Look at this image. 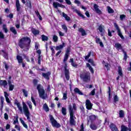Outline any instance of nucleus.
Returning a JSON list of instances; mask_svg holds the SVG:
<instances>
[{
  "instance_id": "nucleus-31",
  "label": "nucleus",
  "mask_w": 131,
  "mask_h": 131,
  "mask_svg": "<svg viewBox=\"0 0 131 131\" xmlns=\"http://www.w3.org/2000/svg\"><path fill=\"white\" fill-rule=\"evenodd\" d=\"M75 12L76 13L78 14V16H79V17H81V18H82V19H83V20L85 19V16H84V15H83L82 14H81V13L80 11H79L78 10L76 9Z\"/></svg>"
},
{
  "instance_id": "nucleus-28",
  "label": "nucleus",
  "mask_w": 131,
  "mask_h": 131,
  "mask_svg": "<svg viewBox=\"0 0 131 131\" xmlns=\"http://www.w3.org/2000/svg\"><path fill=\"white\" fill-rule=\"evenodd\" d=\"M0 52H2V53H3L4 54L3 57L4 58H5V59H6V60H8V59H9V55L8 54V53L5 51V50H1Z\"/></svg>"
},
{
  "instance_id": "nucleus-12",
  "label": "nucleus",
  "mask_w": 131,
  "mask_h": 131,
  "mask_svg": "<svg viewBox=\"0 0 131 131\" xmlns=\"http://www.w3.org/2000/svg\"><path fill=\"white\" fill-rule=\"evenodd\" d=\"M7 85H8V81L6 80H1L0 77V86L6 89Z\"/></svg>"
},
{
  "instance_id": "nucleus-49",
  "label": "nucleus",
  "mask_w": 131,
  "mask_h": 131,
  "mask_svg": "<svg viewBox=\"0 0 131 131\" xmlns=\"http://www.w3.org/2000/svg\"><path fill=\"white\" fill-rule=\"evenodd\" d=\"M27 104L29 106L30 109L32 110V105L31 103V101H27Z\"/></svg>"
},
{
  "instance_id": "nucleus-16",
  "label": "nucleus",
  "mask_w": 131,
  "mask_h": 131,
  "mask_svg": "<svg viewBox=\"0 0 131 131\" xmlns=\"http://www.w3.org/2000/svg\"><path fill=\"white\" fill-rule=\"evenodd\" d=\"M53 5L54 8H55V9H58V7H59V8H65L64 5L60 4L58 2H53Z\"/></svg>"
},
{
  "instance_id": "nucleus-3",
  "label": "nucleus",
  "mask_w": 131,
  "mask_h": 131,
  "mask_svg": "<svg viewBox=\"0 0 131 131\" xmlns=\"http://www.w3.org/2000/svg\"><path fill=\"white\" fill-rule=\"evenodd\" d=\"M23 111L25 116L27 117V119L28 120V121L31 122V119H30V112H29L27 105H26V103H25L24 102H23Z\"/></svg>"
},
{
  "instance_id": "nucleus-38",
  "label": "nucleus",
  "mask_w": 131,
  "mask_h": 131,
  "mask_svg": "<svg viewBox=\"0 0 131 131\" xmlns=\"http://www.w3.org/2000/svg\"><path fill=\"white\" fill-rule=\"evenodd\" d=\"M86 66L89 68V70L91 71V73L94 74V69L91 66V64L90 63H87Z\"/></svg>"
},
{
  "instance_id": "nucleus-46",
  "label": "nucleus",
  "mask_w": 131,
  "mask_h": 131,
  "mask_svg": "<svg viewBox=\"0 0 131 131\" xmlns=\"http://www.w3.org/2000/svg\"><path fill=\"white\" fill-rule=\"evenodd\" d=\"M107 11H108V13H109V14H112V13H114V10H113L112 9V8H111V7H108Z\"/></svg>"
},
{
  "instance_id": "nucleus-41",
  "label": "nucleus",
  "mask_w": 131,
  "mask_h": 131,
  "mask_svg": "<svg viewBox=\"0 0 131 131\" xmlns=\"http://www.w3.org/2000/svg\"><path fill=\"white\" fill-rule=\"evenodd\" d=\"M3 30L4 31L5 33H8V28H7V25L6 24H4L3 25Z\"/></svg>"
},
{
  "instance_id": "nucleus-50",
  "label": "nucleus",
  "mask_w": 131,
  "mask_h": 131,
  "mask_svg": "<svg viewBox=\"0 0 131 131\" xmlns=\"http://www.w3.org/2000/svg\"><path fill=\"white\" fill-rule=\"evenodd\" d=\"M14 88H15V85H14L13 84L12 85H9V91H13V90H14Z\"/></svg>"
},
{
  "instance_id": "nucleus-40",
  "label": "nucleus",
  "mask_w": 131,
  "mask_h": 131,
  "mask_svg": "<svg viewBox=\"0 0 131 131\" xmlns=\"http://www.w3.org/2000/svg\"><path fill=\"white\" fill-rule=\"evenodd\" d=\"M119 115L120 118H122L123 117H124V112H123V110H120L119 111Z\"/></svg>"
},
{
  "instance_id": "nucleus-13",
  "label": "nucleus",
  "mask_w": 131,
  "mask_h": 131,
  "mask_svg": "<svg viewBox=\"0 0 131 131\" xmlns=\"http://www.w3.org/2000/svg\"><path fill=\"white\" fill-rule=\"evenodd\" d=\"M14 104L16 105L18 110L20 111V113L21 114H23V108H22V106H21V104H20V102L18 101V100H16V101L14 102Z\"/></svg>"
},
{
  "instance_id": "nucleus-27",
  "label": "nucleus",
  "mask_w": 131,
  "mask_h": 131,
  "mask_svg": "<svg viewBox=\"0 0 131 131\" xmlns=\"http://www.w3.org/2000/svg\"><path fill=\"white\" fill-rule=\"evenodd\" d=\"M62 17H63V18H64L66 20L68 21V22H69V21L71 20L70 17H69L68 15L64 12H62Z\"/></svg>"
},
{
  "instance_id": "nucleus-20",
  "label": "nucleus",
  "mask_w": 131,
  "mask_h": 131,
  "mask_svg": "<svg viewBox=\"0 0 131 131\" xmlns=\"http://www.w3.org/2000/svg\"><path fill=\"white\" fill-rule=\"evenodd\" d=\"M70 63H71L73 67H74V68H77L78 64H77L76 62L74 61V59L73 58H70Z\"/></svg>"
},
{
  "instance_id": "nucleus-19",
  "label": "nucleus",
  "mask_w": 131,
  "mask_h": 131,
  "mask_svg": "<svg viewBox=\"0 0 131 131\" xmlns=\"http://www.w3.org/2000/svg\"><path fill=\"white\" fill-rule=\"evenodd\" d=\"M110 127L112 131H118V128H117L116 125L114 124L113 123H111Z\"/></svg>"
},
{
  "instance_id": "nucleus-63",
  "label": "nucleus",
  "mask_w": 131,
  "mask_h": 131,
  "mask_svg": "<svg viewBox=\"0 0 131 131\" xmlns=\"http://www.w3.org/2000/svg\"><path fill=\"white\" fill-rule=\"evenodd\" d=\"M80 109L81 110V112H82V113H84V107H83V106H80Z\"/></svg>"
},
{
  "instance_id": "nucleus-33",
  "label": "nucleus",
  "mask_w": 131,
  "mask_h": 131,
  "mask_svg": "<svg viewBox=\"0 0 131 131\" xmlns=\"http://www.w3.org/2000/svg\"><path fill=\"white\" fill-rule=\"evenodd\" d=\"M61 113L63 116H66L67 115V109L66 107H62Z\"/></svg>"
},
{
  "instance_id": "nucleus-26",
  "label": "nucleus",
  "mask_w": 131,
  "mask_h": 131,
  "mask_svg": "<svg viewBox=\"0 0 131 131\" xmlns=\"http://www.w3.org/2000/svg\"><path fill=\"white\" fill-rule=\"evenodd\" d=\"M16 59L18 62V64H21L23 62V57L20 55H17Z\"/></svg>"
},
{
  "instance_id": "nucleus-55",
  "label": "nucleus",
  "mask_w": 131,
  "mask_h": 131,
  "mask_svg": "<svg viewBox=\"0 0 131 131\" xmlns=\"http://www.w3.org/2000/svg\"><path fill=\"white\" fill-rule=\"evenodd\" d=\"M35 49L36 51L39 49V44L37 42L35 43Z\"/></svg>"
},
{
  "instance_id": "nucleus-8",
  "label": "nucleus",
  "mask_w": 131,
  "mask_h": 131,
  "mask_svg": "<svg viewBox=\"0 0 131 131\" xmlns=\"http://www.w3.org/2000/svg\"><path fill=\"white\" fill-rule=\"evenodd\" d=\"M114 26L115 28L117 30V33L118 35L121 37L122 39H124V37L122 35V33H121V31L120 30V29L119 28V26H118V25H117L116 23L114 24Z\"/></svg>"
},
{
  "instance_id": "nucleus-35",
  "label": "nucleus",
  "mask_w": 131,
  "mask_h": 131,
  "mask_svg": "<svg viewBox=\"0 0 131 131\" xmlns=\"http://www.w3.org/2000/svg\"><path fill=\"white\" fill-rule=\"evenodd\" d=\"M43 108L44 109L46 112H49L50 111V108H49V106L47 103H45L43 105Z\"/></svg>"
},
{
  "instance_id": "nucleus-56",
  "label": "nucleus",
  "mask_w": 131,
  "mask_h": 131,
  "mask_svg": "<svg viewBox=\"0 0 131 131\" xmlns=\"http://www.w3.org/2000/svg\"><path fill=\"white\" fill-rule=\"evenodd\" d=\"M3 64L5 65L6 70H9V66L8 65L7 62L6 61H4L3 62Z\"/></svg>"
},
{
  "instance_id": "nucleus-10",
  "label": "nucleus",
  "mask_w": 131,
  "mask_h": 131,
  "mask_svg": "<svg viewBox=\"0 0 131 131\" xmlns=\"http://www.w3.org/2000/svg\"><path fill=\"white\" fill-rule=\"evenodd\" d=\"M118 73L119 76H118L116 78L117 80H119L120 77H123V73L122 72V68L121 67L119 66L118 68Z\"/></svg>"
},
{
  "instance_id": "nucleus-9",
  "label": "nucleus",
  "mask_w": 131,
  "mask_h": 131,
  "mask_svg": "<svg viewBox=\"0 0 131 131\" xmlns=\"http://www.w3.org/2000/svg\"><path fill=\"white\" fill-rule=\"evenodd\" d=\"M70 47H68L67 50L66 51V53L64 54V59L63 60V62L65 63L68 60L69 58V55H70V51H71Z\"/></svg>"
},
{
  "instance_id": "nucleus-58",
  "label": "nucleus",
  "mask_w": 131,
  "mask_h": 131,
  "mask_svg": "<svg viewBox=\"0 0 131 131\" xmlns=\"http://www.w3.org/2000/svg\"><path fill=\"white\" fill-rule=\"evenodd\" d=\"M0 38L4 39L5 38V35L3 33V32H0Z\"/></svg>"
},
{
  "instance_id": "nucleus-37",
  "label": "nucleus",
  "mask_w": 131,
  "mask_h": 131,
  "mask_svg": "<svg viewBox=\"0 0 131 131\" xmlns=\"http://www.w3.org/2000/svg\"><path fill=\"white\" fill-rule=\"evenodd\" d=\"M96 115H92L89 116V119L91 121V122H93V121H95L96 120Z\"/></svg>"
},
{
  "instance_id": "nucleus-39",
  "label": "nucleus",
  "mask_w": 131,
  "mask_h": 131,
  "mask_svg": "<svg viewBox=\"0 0 131 131\" xmlns=\"http://www.w3.org/2000/svg\"><path fill=\"white\" fill-rule=\"evenodd\" d=\"M122 51L124 54L123 60L126 61L127 60V58H128V56H127V53H126V52L124 51L123 50H122Z\"/></svg>"
},
{
  "instance_id": "nucleus-59",
  "label": "nucleus",
  "mask_w": 131,
  "mask_h": 131,
  "mask_svg": "<svg viewBox=\"0 0 131 131\" xmlns=\"http://www.w3.org/2000/svg\"><path fill=\"white\" fill-rule=\"evenodd\" d=\"M50 50H51L52 52V54L51 55L52 56H54V55H55V49H54V48L53 47H50Z\"/></svg>"
},
{
  "instance_id": "nucleus-42",
  "label": "nucleus",
  "mask_w": 131,
  "mask_h": 131,
  "mask_svg": "<svg viewBox=\"0 0 131 131\" xmlns=\"http://www.w3.org/2000/svg\"><path fill=\"white\" fill-rule=\"evenodd\" d=\"M21 91L24 94V96H25V97L27 98V97H28V92L26 91L25 89H22Z\"/></svg>"
},
{
  "instance_id": "nucleus-11",
  "label": "nucleus",
  "mask_w": 131,
  "mask_h": 131,
  "mask_svg": "<svg viewBox=\"0 0 131 131\" xmlns=\"http://www.w3.org/2000/svg\"><path fill=\"white\" fill-rule=\"evenodd\" d=\"M85 106H86V109H88V110H91L93 109V104H92V102H91V100H90L89 99L86 100Z\"/></svg>"
},
{
  "instance_id": "nucleus-62",
  "label": "nucleus",
  "mask_w": 131,
  "mask_h": 131,
  "mask_svg": "<svg viewBox=\"0 0 131 131\" xmlns=\"http://www.w3.org/2000/svg\"><path fill=\"white\" fill-rule=\"evenodd\" d=\"M79 131H84V127L83 126V123L81 124L80 129Z\"/></svg>"
},
{
  "instance_id": "nucleus-52",
  "label": "nucleus",
  "mask_w": 131,
  "mask_h": 131,
  "mask_svg": "<svg viewBox=\"0 0 131 131\" xmlns=\"http://www.w3.org/2000/svg\"><path fill=\"white\" fill-rule=\"evenodd\" d=\"M98 30H99L100 32L102 33L103 32V30H104V28L102 26V25H100L98 27Z\"/></svg>"
},
{
  "instance_id": "nucleus-4",
  "label": "nucleus",
  "mask_w": 131,
  "mask_h": 131,
  "mask_svg": "<svg viewBox=\"0 0 131 131\" xmlns=\"http://www.w3.org/2000/svg\"><path fill=\"white\" fill-rule=\"evenodd\" d=\"M37 90L40 98H41V99H43V100L46 99V96H45L46 91H45V89L42 88V86H41L40 84L37 85Z\"/></svg>"
},
{
  "instance_id": "nucleus-24",
  "label": "nucleus",
  "mask_w": 131,
  "mask_h": 131,
  "mask_svg": "<svg viewBox=\"0 0 131 131\" xmlns=\"http://www.w3.org/2000/svg\"><path fill=\"white\" fill-rule=\"evenodd\" d=\"M74 93H75V94H78L80 96H83V93L81 92V91L79 90V89L77 88H75L74 89Z\"/></svg>"
},
{
  "instance_id": "nucleus-32",
  "label": "nucleus",
  "mask_w": 131,
  "mask_h": 131,
  "mask_svg": "<svg viewBox=\"0 0 131 131\" xmlns=\"http://www.w3.org/2000/svg\"><path fill=\"white\" fill-rule=\"evenodd\" d=\"M41 37L42 41H48L49 40V37L48 36L42 34L41 35Z\"/></svg>"
},
{
  "instance_id": "nucleus-44",
  "label": "nucleus",
  "mask_w": 131,
  "mask_h": 131,
  "mask_svg": "<svg viewBox=\"0 0 131 131\" xmlns=\"http://www.w3.org/2000/svg\"><path fill=\"white\" fill-rule=\"evenodd\" d=\"M119 101V98H118V96L117 95H115L114 97V103H117Z\"/></svg>"
},
{
  "instance_id": "nucleus-57",
  "label": "nucleus",
  "mask_w": 131,
  "mask_h": 131,
  "mask_svg": "<svg viewBox=\"0 0 131 131\" xmlns=\"http://www.w3.org/2000/svg\"><path fill=\"white\" fill-rule=\"evenodd\" d=\"M126 17V16L124 14H121V15H120V19L121 20H123Z\"/></svg>"
},
{
  "instance_id": "nucleus-43",
  "label": "nucleus",
  "mask_w": 131,
  "mask_h": 131,
  "mask_svg": "<svg viewBox=\"0 0 131 131\" xmlns=\"http://www.w3.org/2000/svg\"><path fill=\"white\" fill-rule=\"evenodd\" d=\"M103 63H105L106 64H105V67L106 68L107 71L110 70V66H111L109 63L105 62V61H103ZM110 66V67H109Z\"/></svg>"
},
{
  "instance_id": "nucleus-53",
  "label": "nucleus",
  "mask_w": 131,
  "mask_h": 131,
  "mask_svg": "<svg viewBox=\"0 0 131 131\" xmlns=\"http://www.w3.org/2000/svg\"><path fill=\"white\" fill-rule=\"evenodd\" d=\"M38 82V80L36 79H34L33 80V83L34 84V85H37V83Z\"/></svg>"
},
{
  "instance_id": "nucleus-47",
  "label": "nucleus",
  "mask_w": 131,
  "mask_h": 131,
  "mask_svg": "<svg viewBox=\"0 0 131 131\" xmlns=\"http://www.w3.org/2000/svg\"><path fill=\"white\" fill-rule=\"evenodd\" d=\"M89 63H90L92 66H96V64H95V62H94V60L92 59H89L88 60Z\"/></svg>"
},
{
  "instance_id": "nucleus-61",
  "label": "nucleus",
  "mask_w": 131,
  "mask_h": 131,
  "mask_svg": "<svg viewBox=\"0 0 131 131\" xmlns=\"http://www.w3.org/2000/svg\"><path fill=\"white\" fill-rule=\"evenodd\" d=\"M32 102H33L34 106H36V102H35V99H34V98H33V97L31 96V97Z\"/></svg>"
},
{
  "instance_id": "nucleus-48",
  "label": "nucleus",
  "mask_w": 131,
  "mask_h": 131,
  "mask_svg": "<svg viewBox=\"0 0 131 131\" xmlns=\"http://www.w3.org/2000/svg\"><path fill=\"white\" fill-rule=\"evenodd\" d=\"M96 94V89H94L90 93V96H95Z\"/></svg>"
},
{
  "instance_id": "nucleus-54",
  "label": "nucleus",
  "mask_w": 131,
  "mask_h": 131,
  "mask_svg": "<svg viewBox=\"0 0 131 131\" xmlns=\"http://www.w3.org/2000/svg\"><path fill=\"white\" fill-rule=\"evenodd\" d=\"M18 119H19V116L17 115L15 118V120L13 121V124H16V123H18Z\"/></svg>"
},
{
  "instance_id": "nucleus-23",
  "label": "nucleus",
  "mask_w": 131,
  "mask_h": 131,
  "mask_svg": "<svg viewBox=\"0 0 131 131\" xmlns=\"http://www.w3.org/2000/svg\"><path fill=\"white\" fill-rule=\"evenodd\" d=\"M31 32L34 34V35L36 36L39 34V31L38 30L35 29L34 28L31 29Z\"/></svg>"
},
{
  "instance_id": "nucleus-51",
  "label": "nucleus",
  "mask_w": 131,
  "mask_h": 131,
  "mask_svg": "<svg viewBox=\"0 0 131 131\" xmlns=\"http://www.w3.org/2000/svg\"><path fill=\"white\" fill-rule=\"evenodd\" d=\"M61 27L63 30H65L66 32H67L68 29L67 28V26H66V25H62L61 26Z\"/></svg>"
},
{
  "instance_id": "nucleus-2",
  "label": "nucleus",
  "mask_w": 131,
  "mask_h": 131,
  "mask_svg": "<svg viewBox=\"0 0 131 131\" xmlns=\"http://www.w3.org/2000/svg\"><path fill=\"white\" fill-rule=\"evenodd\" d=\"M69 112L70 114V124L72 126L75 125L76 121L75 119H76V117H75V115H74V111H76V104H73V107L71 104H69L68 106Z\"/></svg>"
},
{
  "instance_id": "nucleus-15",
  "label": "nucleus",
  "mask_w": 131,
  "mask_h": 131,
  "mask_svg": "<svg viewBox=\"0 0 131 131\" xmlns=\"http://www.w3.org/2000/svg\"><path fill=\"white\" fill-rule=\"evenodd\" d=\"M4 97L7 104H11V105H12V102H11V100H10V98H9V94H8V92H4Z\"/></svg>"
},
{
  "instance_id": "nucleus-60",
  "label": "nucleus",
  "mask_w": 131,
  "mask_h": 131,
  "mask_svg": "<svg viewBox=\"0 0 131 131\" xmlns=\"http://www.w3.org/2000/svg\"><path fill=\"white\" fill-rule=\"evenodd\" d=\"M63 99L67 100V92L63 93Z\"/></svg>"
},
{
  "instance_id": "nucleus-21",
  "label": "nucleus",
  "mask_w": 131,
  "mask_h": 131,
  "mask_svg": "<svg viewBox=\"0 0 131 131\" xmlns=\"http://www.w3.org/2000/svg\"><path fill=\"white\" fill-rule=\"evenodd\" d=\"M78 31L81 33L82 36H85V35H86L85 30L82 28H79Z\"/></svg>"
},
{
  "instance_id": "nucleus-14",
  "label": "nucleus",
  "mask_w": 131,
  "mask_h": 131,
  "mask_svg": "<svg viewBox=\"0 0 131 131\" xmlns=\"http://www.w3.org/2000/svg\"><path fill=\"white\" fill-rule=\"evenodd\" d=\"M51 72H48L47 73H42V76L47 79V80H50V76H51Z\"/></svg>"
},
{
  "instance_id": "nucleus-64",
  "label": "nucleus",
  "mask_w": 131,
  "mask_h": 131,
  "mask_svg": "<svg viewBox=\"0 0 131 131\" xmlns=\"http://www.w3.org/2000/svg\"><path fill=\"white\" fill-rule=\"evenodd\" d=\"M59 47L60 48V49L62 50V49H63V48H64V47H65V43L64 42H62V43L59 46Z\"/></svg>"
},
{
  "instance_id": "nucleus-25",
  "label": "nucleus",
  "mask_w": 131,
  "mask_h": 131,
  "mask_svg": "<svg viewBox=\"0 0 131 131\" xmlns=\"http://www.w3.org/2000/svg\"><path fill=\"white\" fill-rule=\"evenodd\" d=\"M131 131V128H128V127H126L125 125H122L121 126V131Z\"/></svg>"
},
{
  "instance_id": "nucleus-30",
  "label": "nucleus",
  "mask_w": 131,
  "mask_h": 131,
  "mask_svg": "<svg viewBox=\"0 0 131 131\" xmlns=\"http://www.w3.org/2000/svg\"><path fill=\"white\" fill-rule=\"evenodd\" d=\"M114 47L117 50H122V46L119 43H116Z\"/></svg>"
},
{
  "instance_id": "nucleus-18",
  "label": "nucleus",
  "mask_w": 131,
  "mask_h": 131,
  "mask_svg": "<svg viewBox=\"0 0 131 131\" xmlns=\"http://www.w3.org/2000/svg\"><path fill=\"white\" fill-rule=\"evenodd\" d=\"M15 7L16 8V11L20 12V10H21V5L20 4V1L19 0H16Z\"/></svg>"
},
{
  "instance_id": "nucleus-36",
  "label": "nucleus",
  "mask_w": 131,
  "mask_h": 131,
  "mask_svg": "<svg viewBox=\"0 0 131 131\" xmlns=\"http://www.w3.org/2000/svg\"><path fill=\"white\" fill-rule=\"evenodd\" d=\"M10 30L14 35H16L17 34V31L16 30V28L14 27H12L10 28Z\"/></svg>"
},
{
  "instance_id": "nucleus-45",
  "label": "nucleus",
  "mask_w": 131,
  "mask_h": 131,
  "mask_svg": "<svg viewBox=\"0 0 131 131\" xmlns=\"http://www.w3.org/2000/svg\"><path fill=\"white\" fill-rule=\"evenodd\" d=\"M53 41L54 42H57V41H58V36L54 35L53 37Z\"/></svg>"
},
{
  "instance_id": "nucleus-7",
  "label": "nucleus",
  "mask_w": 131,
  "mask_h": 131,
  "mask_svg": "<svg viewBox=\"0 0 131 131\" xmlns=\"http://www.w3.org/2000/svg\"><path fill=\"white\" fill-rule=\"evenodd\" d=\"M67 63L66 62L64 63V66H63L64 68V76L67 79V80H69L70 79V72H69V69H67Z\"/></svg>"
},
{
  "instance_id": "nucleus-5",
  "label": "nucleus",
  "mask_w": 131,
  "mask_h": 131,
  "mask_svg": "<svg viewBox=\"0 0 131 131\" xmlns=\"http://www.w3.org/2000/svg\"><path fill=\"white\" fill-rule=\"evenodd\" d=\"M49 118L51 123L53 127H56V128H60L61 127V124L54 118V117L52 115H49Z\"/></svg>"
},
{
  "instance_id": "nucleus-34",
  "label": "nucleus",
  "mask_w": 131,
  "mask_h": 131,
  "mask_svg": "<svg viewBox=\"0 0 131 131\" xmlns=\"http://www.w3.org/2000/svg\"><path fill=\"white\" fill-rule=\"evenodd\" d=\"M90 128H91L92 130H97L98 127L97 126V125H96V124L94 123H91L90 124Z\"/></svg>"
},
{
  "instance_id": "nucleus-22",
  "label": "nucleus",
  "mask_w": 131,
  "mask_h": 131,
  "mask_svg": "<svg viewBox=\"0 0 131 131\" xmlns=\"http://www.w3.org/2000/svg\"><path fill=\"white\" fill-rule=\"evenodd\" d=\"M26 7L29 8V9H31L32 8V6L31 5V0H26Z\"/></svg>"
},
{
  "instance_id": "nucleus-29",
  "label": "nucleus",
  "mask_w": 131,
  "mask_h": 131,
  "mask_svg": "<svg viewBox=\"0 0 131 131\" xmlns=\"http://www.w3.org/2000/svg\"><path fill=\"white\" fill-rule=\"evenodd\" d=\"M19 120H20L21 124H23L24 127H25L27 129H28V126L27 125V124H26V123H25V122L24 121V120H23L22 119V118H20Z\"/></svg>"
},
{
  "instance_id": "nucleus-6",
  "label": "nucleus",
  "mask_w": 131,
  "mask_h": 131,
  "mask_svg": "<svg viewBox=\"0 0 131 131\" xmlns=\"http://www.w3.org/2000/svg\"><path fill=\"white\" fill-rule=\"evenodd\" d=\"M80 77L84 82H88L91 80V75L90 72H86L83 74H80Z\"/></svg>"
},
{
  "instance_id": "nucleus-1",
  "label": "nucleus",
  "mask_w": 131,
  "mask_h": 131,
  "mask_svg": "<svg viewBox=\"0 0 131 131\" xmlns=\"http://www.w3.org/2000/svg\"><path fill=\"white\" fill-rule=\"evenodd\" d=\"M31 43V39L29 37H24L19 39L18 41V46L20 49H24V46H26V48H25L23 51L24 52H27L29 51V47Z\"/></svg>"
},
{
  "instance_id": "nucleus-17",
  "label": "nucleus",
  "mask_w": 131,
  "mask_h": 131,
  "mask_svg": "<svg viewBox=\"0 0 131 131\" xmlns=\"http://www.w3.org/2000/svg\"><path fill=\"white\" fill-rule=\"evenodd\" d=\"M94 8L97 14H98L99 15H102V11H101V10H100V9H99V6H98V5L94 4Z\"/></svg>"
}]
</instances>
